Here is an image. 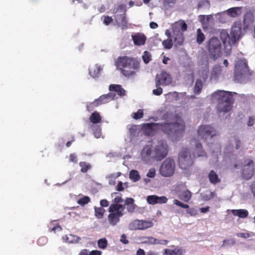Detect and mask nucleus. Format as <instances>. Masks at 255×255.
Masks as SVG:
<instances>
[{
	"mask_svg": "<svg viewBox=\"0 0 255 255\" xmlns=\"http://www.w3.org/2000/svg\"><path fill=\"white\" fill-rule=\"evenodd\" d=\"M102 19H103V23L106 25H109L113 21V18L111 16H109L108 15L103 16Z\"/></svg>",
	"mask_w": 255,
	"mask_h": 255,
	"instance_id": "obj_47",
	"label": "nucleus"
},
{
	"mask_svg": "<svg viewBox=\"0 0 255 255\" xmlns=\"http://www.w3.org/2000/svg\"><path fill=\"white\" fill-rule=\"evenodd\" d=\"M89 251L87 249L82 250L78 255H89Z\"/></svg>",
	"mask_w": 255,
	"mask_h": 255,
	"instance_id": "obj_63",
	"label": "nucleus"
},
{
	"mask_svg": "<svg viewBox=\"0 0 255 255\" xmlns=\"http://www.w3.org/2000/svg\"><path fill=\"white\" fill-rule=\"evenodd\" d=\"M212 97L218 101L217 109L219 113H227L231 110L233 104L231 92L218 90L212 94Z\"/></svg>",
	"mask_w": 255,
	"mask_h": 255,
	"instance_id": "obj_3",
	"label": "nucleus"
},
{
	"mask_svg": "<svg viewBox=\"0 0 255 255\" xmlns=\"http://www.w3.org/2000/svg\"><path fill=\"white\" fill-rule=\"evenodd\" d=\"M198 137L201 139H204L207 142L208 138H212L216 135V131L215 128L209 125H202L198 129Z\"/></svg>",
	"mask_w": 255,
	"mask_h": 255,
	"instance_id": "obj_12",
	"label": "nucleus"
},
{
	"mask_svg": "<svg viewBox=\"0 0 255 255\" xmlns=\"http://www.w3.org/2000/svg\"><path fill=\"white\" fill-rule=\"evenodd\" d=\"M173 203L175 205H176L180 207H181L182 208H185V209H189V206L188 205L183 204L181 202L178 201L177 199L174 200Z\"/></svg>",
	"mask_w": 255,
	"mask_h": 255,
	"instance_id": "obj_49",
	"label": "nucleus"
},
{
	"mask_svg": "<svg viewBox=\"0 0 255 255\" xmlns=\"http://www.w3.org/2000/svg\"><path fill=\"white\" fill-rule=\"evenodd\" d=\"M163 119L166 122L144 124L142 129L145 135L153 136L156 132L162 131L172 141H177L183 136L185 125L179 114L167 112L163 116Z\"/></svg>",
	"mask_w": 255,
	"mask_h": 255,
	"instance_id": "obj_1",
	"label": "nucleus"
},
{
	"mask_svg": "<svg viewBox=\"0 0 255 255\" xmlns=\"http://www.w3.org/2000/svg\"><path fill=\"white\" fill-rule=\"evenodd\" d=\"M69 162L76 163L77 162V157L75 153H71L69 155Z\"/></svg>",
	"mask_w": 255,
	"mask_h": 255,
	"instance_id": "obj_51",
	"label": "nucleus"
},
{
	"mask_svg": "<svg viewBox=\"0 0 255 255\" xmlns=\"http://www.w3.org/2000/svg\"><path fill=\"white\" fill-rule=\"evenodd\" d=\"M254 16L251 12H246L244 15L243 23L246 28L249 27L254 21Z\"/></svg>",
	"mask_w": 255,
	"mask_h": 255,
	"instance_id": "obj_25",
	"label": "nucleus"
},
{
	"mask_svg": "<svg viewBox=\"0 0 255 255\" xmlns=\"http://www.w3.org/2000/svg\"><path fill=\"white\" fill-rule=\"evenodd\" d=\"M115 64L125 77H130L135 75L140 68V60L137 58L127 56L119 57Z\"/></svg>",
	"mask_w": 255,
	"mask_h": 255,
	"instance_id": "obj_2",
	"label": "nucleus"
},
{
	"mask_svg": "<svg viewBox=\"0 0 255 255\" xmlns=\"http://www.w3.org/2000/svg\"><path fill=\"white\" fill-rule=\"evenodd\" d=\"M142 58L143 62L145 64L149 63L150 61L151 60V54L149 53V52L146 51L143 52V54L142 56Z\"/></svg>",
	"mask_w": 255,
	"mask_h": 255,
	"instance_id": "obj_44",
	"label": "nucleus"
},
{
	"mask_svg": "<svg viewBox=\"0 0 255 255\" xmlns=\"http://www.w3.org/2000/svg\"><path fill=\"white\" fill-rule=\"evenodd\" d=\"M155 175V170L154 168H151L149 170L147 173L146 176L149 178H153Z\"/></svg>",
	"mask_w": 255,
	"mask_h": 255,
	"instance_id": "obj_52",
	"label": "nucleus"
},
{
	"mask_svg": "<svg viewBox=\"0 0 255 255\" xmlns=\"http://www.w3.org/2000/svg\"><path fill=\"white\" fill-rule=\"evenodd\" d=\"M95 216L98 219H101L103 218L104 214L105 212L104 209L102 207H96L95 208Z\"/></svg>",
	"mask_w": 255,
	"mask_h": 255,
	"instance_id": "obj_41",
	"label": "nucleus"
},
{
	"mask_svg": "<svg viewBox=\"0 0 255 255\" xmlns=\"http://www.w3.org/2000/svg\"><path fill=\"white\" fill-rule=\"evenodd\" d=\"M191 142L195 144V148L193 151L195 157H204L206 156V153L203 149L201 143L196 140V139H193Z\"/></svg>",
	"mask_w": 255,
	"mask_h": 255,
	"instance_id": "obj_19",
	"label": "nucleus"
},
{
	"mask_svg": "<svg viewBox=\"0 0 255 255\" xmlns=\"http://www.w3.org/2000/svg\"><path fill=\"white\" fill-rule=\"evenodd\" d=\"M255 170L253 160L249 158L245 159L242 166L241 174L243 178L246 180L250 179L254 174Z\"/></svg>",
	"mask_w": 255,
	"mask_h": 255,
	"instance_id": "obj_11",
	"label": "nucleus"
},
{
	"mask_svg": "<svg viewBox=\"0 0 255 255\" xmlns=\"http://www.w3.org/2000/svg\"><path fill=\"white\" fill-rule=\"evenodd\" d=\"M132 40L134 45L137 46L143 45L145 43L146 37L145 35L140 32H138L131 35Z\"/></svg>",
	"mask_w": 255,
	"mask_h": 255,
	"instance_id": "obj_18",
	"label": "nucleus"
},
{
	"mask_svg": "<svg viewBox=\"0 0 255 255\" xmlns=\"http://www.w3.org/2000/svg\"><path fill=\"white\" fill-rule=\"evenodd\" d=\"M127 209L128 212L133 213L135 210V204H130L127 205Z\"/></svg>",
	"mask_w": 255,
	"mask_h": 255,
	"instance_id": "obj_55",
	"label": "nucleus"
},
{
	"mask_svg": "<svg viewBox=\"0 0 255 255\" xmlns=\"http://www.w3.org/2000/svg\"><path fill=\"white\" fill-rule=\"evenodd\" d=\"M108 246V241L106 238H102L98 240V246L100 249H105Z\"/></svg>",
	"mask_w": 255,
	"mask_h": 255,
	"instance_id": "obj_42",
	"label": "nucleus"
},
{
	"mask_svg": "<svg viewBox=\"0 0 255 255\" xmlns=\"http://www.w3.org/2000/svg\"><path fill=\"white\" fill-rule=\"evenodd\" d=\"M173 34L175 46L177 47L182 45L184 40L183 32L179 30H175L173 31Z\"/></svg>",
	"mask_w": 255,
	"mask_h": 255,
	"instance_id": "obj_20",
	"label": "nucleus"
},
{
	"mask_svg": "<svg viewBox=\"0 0 255 255\" xmlns=\"http://www.w3.org/2000/svg\"><path fill=\"white\" fill-rule=\"evenodd\" d=\"M171 83V78L169 74L164 71H162L160 75H156L155 78V84L156 87L160 85L166 86Z\"/></svg>",
	"mask_w": 255,
	"mask_h": 255,
	"instance_id": "obj_14",
	"label": "nucleus"
},
{
	"mask_svg": "<svg viewBox=\"0 0 255 255\" xmlns=\"http://www.w3.org/2000/svg\"><path fill=\"white\" fill-rule=\"evenodd\" d=\"M175 169V164L174 160L167 158L161 164L159 172L163 177H170L174 173Z\"/></svg>",
	"mask_w": 255,
	"mask_h": 255,
	"instance_id": "obj_10",
	"label": "nucleus"
},
{
	"mask_svg": "<svg viewBox=\"0 0 255 255\" xmlns=\"http://www.w3.org/2000/svg\"><path fill=\"white\" fill-rule=\"evenodd\" d=\"M187 213L192 216H196L198 214L197 210L194 208L189 209L187 211Z\"/></svg>",
	"mask_w": 255,
	"mask_h": 255,
	"instance_id": "obj_54",
	"label": "nucleus"
},
{
	"mask_svg": "<svg viewBox=\"0 0 255 255\" xmlns=\"http://www.w3.org/2000/svg\"><path fill=\"white\" fill-rule=\"evenodd\" d=\"M141 220H134L129 224V229L131 230H141Z\"/></svg>",
	"mask_w": 255,
	"mask_h": 255,
	"instance_id": "obj_32",
	"label": "nucleus"
},
{
	"mask_svg": "<svg viewBox=\"0 0 255 255\" xmlns=\"http://www.w3.org/2000/svg\"><path fill=\"white\" fill-rule=\"evenodd\" d=\"M47 243V239L45 237H40L37 240V244L39 246H43Z\"/></svg>",
	"mask_w": 255,
	"mask_h": 255,
	"instance_id": "obj_53",
	"label": "nucleus"
},
{
	"mask_svg": "<svg viewBox=\"0 0 255 255\" xmlns=\"http://www.w3.org/2000/svg\"><path fill=\"white\" fill-rule=\"evenodd\" d=\"M156 242V244L166 245L168 243V241L165 240H158L157 239V241Z\"/></svg>",
	"mask_w": 255,
	"mask_h": 255,
	"instance_id": "obj_62",
	"label": "nucleus"
},
{
	"mask_svg": "<svg viewBox=\"0 0 255 255\" xmlns=\"http://www.w3.org/2000/svg\"><path fill=\"white\" fill-rule=\"evenodd\" d=\"M179 166L182 169H187L193 164L190 152L186 148H183L179 153Z\"/></svg>",
	"mask_w": 255,
	"mask_h": 255,
	"instance_id": "obj_9",
	"label": "nucleus"
},
{
	"mask_svg": "<svg viewBox=\"0 0 255 255\" xmlns=\"http://www.w3.org/2000/svg\"><path fill=\"white\" fill-rule=\"evenodd\" d=\"M143 116V111L142 109H139L137 112L132 114V117L135 120H138L142 118Z\"/></svg>",
	"mask_w": 255,
	"mask_h": 255,
	"instance_id": "obj_45",
	"label": "nucleus"
},
{
	"mask_svg": "<svg viewBox=\"0 0 255 255\" xmlns=\"http://www.w3.org/2000/svg\"><path fill=\"white\" fill-rule=\"evenodd\" d=\"M203 82L201 79H199L196 81L194 87V92L195 94H199L202 89L203 88Z\"/></svg>",
	"mask_w": 255,
	"mask_h": 255,
	"instance_id": "obj_34",
	"label": "nucleus"
},
{
	"mask_svg": "<svg viewBox=\"0 0 255 255\" xmlns=\"http://www.w3.org/2000/svg\"><path fill=\"white\" fill-rule=\"evenodd\" d=\"M89 120L92 123L97 124L102 122V117L99 113L95 111L91 115Z\"/></svg>",
	"mask_w": 255,
	"mask_h": 255,
	"instance_id": "obj_29",
	"label": "nucleus"
},
{
	"mask_svg": "<svg viewBox=\"0 0 255 255\" xmlns=\"http://www.w3.org/2000/svg\"><path fill=\"white\" fill-rule=\"evenodd\" d=\"M102 68L98 64H94L91 66L89 69V73L90 75L96 78L99 76L100 73L102 71Z\"/></svg>",
	"mask_w": 255,
	"mask_h": 255,
	"instance_id": "obj_21",
	"label": "nucleus"
},
{
	"mask_svg": "<svg viewBox=\"0 0 255 255\" xmlns=\"http://www.w3.org/2000/svg\"><path fill=\"white\" fill-rule=\"evenodd\" d=\"M102 252L98 250H93L89 252V255H101Z\"/></svg>",
	"mask_w": 255,
	"mask_h": 255,
	"instance_id": "obj_61",
	"label": "nucleus"
},
{
	"mask_svg": "<svg viewBox=\"0 0 255 255\" xmlns=\"http://www.w3.org/2000/svg\"><path fill=\"white\" fill-rule=\"evenodd\" d=\"M146 200L149 204L153 205L157 204H165L167 202L168 199L165 196L159 197L155 195H152L148 196Z\"/></svg>",
	"mask_w": 255,
	"mask_h": 255,
	"instance_id": "obj_16",
	"label": "nucleus"
},
{
	"mask_svg": "<svg viewBox=\"0 0 255 255\" xmlns=\"http://www.w3.org/2000/svg\"><path fill=\"white\" fill-rule=\"evenodd\" d=\"M129 178L132 181L136 182L140 179V176L137 170H132L129 173Z\"/></svg>",
	"mask_w": 255,
	"mask_h": 255,
	"instance_id": "obj_36",
	"label": "nucleus"
},
{
	"mask_svg": "<svg viewBox=\"0 0 255 255\" xmlns=\"http://www.w3.org/2000/svg\"><path fill=\"white\" fill-rule=\"evenodd\" d=\"M233 215L240 218H244L248 216V211L246 209L232 210L231 211Z\"/></svg>",
	"mask_w": 255,
	"mask_h": 255,
	"instance_id": "obj_31",
	"label": "nucleus"
},
{
	"mask_svg": "<svg viewBox=\"0 0 255 255\" xmlns=\"http://www.w3.org/2000/svg\"><path fill=\"white\" fill-rule=\"evenodd\" d=\"M123 206L121 204H112L109 208L110 213L108 219L109 223L112 226H115L119 221L120 217L123 215Z\"/></svg>",
	"mask_w": 255,
	"mask_h": 255,
	"instance_id": "obj_6",
	"label": "nucleus"
},
{
	"mask_svg": "<svg viewBox=\"0 0 255 255\" xmlns=\"http://www.w3.org/2000/svg\"><path fill=\"white\" fill-rule=\"evenodd\" d=\"M141 230L150 228L153 226V223L151 220H141Z\"/></svg>",
	"mask_w": 255,
	"mask_h": 255,
	"instance_id": "obj_37",
	"label": "nucleus"
},
{
	"mask_svg": "<svg viewBox=\"0 0 255 255\" xmlns=\"http://www.w3.org/2000/svg\"><path fill=\"white\" fill-rule=\"evenodd\" d=\"M187 29V25L184 20L180 19L175 22L172 27L173 31L180 30L181 32L186 31Z\"/></svg>",
	"mask_w": 255,
	"mask_h": 255,
	"instance_id": "obj_22",
	"label": "nucleus"
},
{
	"mask_svg": "<svg viewBox=\"0 0 255 255\" xmlns=\"http://www.w3.org/2000/svg\"><path fill=\"white\" fill-rule=\"evenodd\" d=\"M109 202L106 199H102L100 201V205L102 207H107L109 206Z\"/></svg>",
	"mask_w": 255,
	"mask_h": 255,
	"instance_id": "obj_56",
	"label": "nucleus"
},
{
	"mask_svg": "<svg viewBox=\"0 0 255 255\" xmlns=\"http://www.w3.org/2000/svg\"><path fill=\"white\" fill-rule=\"evenodd\" d=\"M126 6L124 4H120L115 12L114 19L116 24L122 30L128 28V21L127 19Z\"/></svg>",
	"mask_w": 255,
	"mask_h": 255,
	"instance_id": "obj_7",
	"label": "nucleus"
},
{
	"mask_svg": "<svg viewBox=\"0 0 255 255\" xmlns=\"http://www.w3.org/2000/svg\"><path fill=\"white\" fill-rule=\"evenodd\" d=\"M135 255H145V253L143 249H139L136 251Z\"/></svg>",
	"mask_w": 255,
	"mask_h": 255,
	"instance_id": "obj_64",
	"label": "nucleus"
},
{
	"mask_svg": "<svg viewBox=\"0 0 255 255\" xmlns=\"http://www.w3.org/2000/svg\"><path fill=\"white\" fill-rule=\"evenodd\" d=\"M220 38L224 44L226 43L230 45L232 44L231 40V35L230 36L228 31L226 30H222L220 32Z\"/></svg>",
	"mask_w": 255,
	"mask_h": 255,
	"instance_id": "obj_27",
	"label": "nucleus"
},
{
	"mask_svg": "<svg viewBox=\"0 0 255 255\" xmlns=\"http://www.w3.org/2000/svg\"><path fill=\"white\" fill-rule=\"evenodd\" d=\"M162 45L164 48L166 49H170L173 46L172 40L171 39H167L162 42Z\"/></svg>",
	"mask_w": 255,
	"mask_h": 255,
	"instance_id": "obj_43",
	"label": "nucleus"
},
{
	"mask_svg": "<svg viewBox=\"0 0 255 255\" xmlns=\"http://www.w3.org/2000/svg\"><path fill=\"white\" fill-rule=\"evenodd\" d=\"M114 202H115L114 204H120V203L123 202V199L121 196H117L114 198Z\"/></svg>",
	"mask_w": 255,
	"mask_h": 255,
	"instance_id": "obj_60",
	"label": "nucleus"
},
{
	"mask_svg": "<svg viewBox=\"0 0 255 255\" xmlns=\"http://www.w3.org/2000/svg\"><path fill=\"white\" fill-rule=\"evenodd\" d=\"M157 87V89H154L152 91V93L156 96H159L162 93L163 90L161 87H159V86Z\"/></svg>",
	"mask_w": 255,
	"mask_h": 255,
	"instance_id": "obj_50",
	"label": "nucleus"
},
{
	"mask_svg": "<svg viewBox=\"0 0 255 255\" xmlns=\"http://www.w3.org/2000/svg\"><path fill=\"white\" fill-rule=\"evenodd\" d=\"M191 196L192 193L188 190L184 191L178 195L179 199L185 202H188L191 199Z\"/></svg>",
	"mask_w": 255,
	"mask_h": 255,
	"instance_id": "obj_30",
	"label": "nucleus"
},
{
	"mask_svg": "<svg viewBox=\"0 0 255 255\" xmlns=\"http://www.w3.org/2000/svg\"><path fill=\"white\" fill-rule=\"evenodd\" d=\"M168 146L165 141H158L157 144L154 146L152 158L156 161H161L164 159L168 154Z\"/></svg>",
	"mask_w": 255,
	"mask_h": 255,
	"instance_id": "obj_8",
	"label": "nucleus"
},
{
	"mask_svg": "<svg viewBox=\"0 0 255 255\" xmlns=\"http://www.w3.org/2000/svg\"><path fill=\"white\" fill-rule=\"evenodd\" d=\"M242 33V24L240 21L234 23L231 32V40L232 44H234L240 39Z\"/></svg>",
	"mask_w": 255,
	"mask_h": 255,
	"instance_id": "obj_13",
	"label": "nucleus"
},
{
	"mask_svg": "<svg viewBox=\"0 0 255 255\" xmlns=\"http://www.w3.org/2000/svg\"><path fill=\"white\" fill-rule=\"evenodd\" d=\"M143 243L147 244L156 245L157 239L152 237H144Z\"/></svg>",
	"mask_w": 255,
	"mask_h": 255,
	"instance_id": "obj_40",
	"label": "nucleus"
},
{
	"mask_svg": "<svg viewBox=\"0 0 255 255\" xmlns=\"http://www.w3.org/2000/svg\"><path fill=\"white\" fill-rule=\"evenodd\" d=\"M226 12L230 16L235 17L241 14V7H235L230 8L227 10Z\"/></svg>",
	"mask_w": 255,
	"mask_h": 255,
	"instance_id": "obj_28",
	"label": "nucleus"
},
{
	"mask_svg": "<svg viewBox=\"0 0 255 255\" xmlns=\"http://www.w3.org/2000/svg\"><path fill=\"white\" fill-rule=\"evenodd\" d=\"M152 152L151 147L149 145H146L143 147L141 155L143 158H148L150 155L152 156Z\"/></svg>",
	"mask_w": 255,
	"mask_h": 255,
	"instance_id": "obj_33",
	"label": "nucleus"
},
{
	"mask_svg": "<svg viewBox=\"0 0 255 255\" xmlns=\"http://www.w3.org/2000/svg\"><path fill=\"white\" fill-rule=\"evenodd\" d=\"M120 241L124 244H128V241L127 239V236L125 234H123L121 236Z\"/></svg>",
	"mask_w": 255,
	"mask_h": 255,
	"instance_id": "obj_57",
	"label": "nucleus"
},
{
	"mask_svg": "<svg viewBox=\"0 0 255 255\" xmlns=\"http://www.w3.org/2000/svg\"><path fill=\"white\" fill-rule=\"evenodd\" d=\"M208 178L209 182L213 185H216L221 182V180L219 178L218 175L213 170H212L209 172Z\"/></svg>",
	"mask_w": 255,
	"mask_h": 255,
	"instance_id": "obj_23",
	"label": "nucleus"
},
{
	"mask_svg": "<svg viewBox=\"0 0 255 255\" xmlns=\"http://www.w3.org/2000/svg\"><path fill=\"white\" fill-rule=\"evenodd\" d=\"M185 253V250L182 248H175L173 250L165 249L164 254L165 255H182Z\"/></svg>",
	"mask_w": 255,
	"mask_h": 255,
	"instance_id": "obj_26",
	"label": "nucleus"
},
{
	"mask_svg": "<svg viewBox=\"0 0 255 255\" xmlns=\"http://www.w3.org/2000/svg\"><path fill=\"white\" fill-rule=\"evenodd\" d=\"M109 90L115 91L120 96H124L126 94L125 90L122 88L120 85L111 84L109 86Z\"/></svg>",
	"mask_w": 255,
	"mask_h": 255,
	"instance_id": "obj_24",
	"label": "nucleus"
},
{
	"mask_svg": "<svg viewBox=\"0 0 255 255\" xmlns=\"http://www.w3.org/2000/svg\"><path fill=\"white\" fill-rule=\"evenodd\" d=\"M249 74V67L245 59L236 61L235 66L234 80L238 83H241L243 78Z\"/></svg>",
	"mask_w": 255,
	"mask_h": 255,
	"instance_id": "obj_4",
	"label": "nucleus"
},
{
	"mask_svg": "<svg viewBox=\"0 0 255 255\" xmlns=\"http://www.w3.org/2000/svg\"><path fill=\"white\" fill-rule=\"evenodd\" d=\"M81 167V172L82 173H86L89 169L91 168V165L88 162L81 161L79 163Z\"/></svg>",
	"mask_w": 255,
	"mask_h": 255,
	"instance_id": "obj_35",
	"label": "nucleus"
},
{
	"mask_svg": "<svg viewBox=\"0 0 255 255\" xmlns=\"http://www.w3.org/2000/svg\"><path fill=\"white\" fill-rule=\"evenodd\" d=\"M204 34L202 32L201 29L198 28L197 30L196 41L199 44H201L205 40Z\"/></svg>",
	"mask_w": 255,
	"mask_h": 255,
	"instance_id": "obj_38",
	"label": "nucleus"
},
{
	"mask_svg": "<svg viewBox=\"0 0 255 255\" xmlns=\"http://www.w3.org/2000/svg\"><path fill=\"white\" fill-rule=\"evenodd\" d=\"M93 134L96 138H100L102 135V128L99 126H94Z\"/></svg>",
	"mask_w": 255,
	"mask_h": 255,
	"instance_id": "obj_39",
	"label": "nucleus"
},
{
	"mask_svg": "<svg viewBox=\"0 0 255 255\" xmlns=\"http://www.w3.org/2000/svg\"><path fill=\"white\" fill-rule=\"evenodd\" d=\"M98 106L99 105L95 100L93 102L87 105V110L89 112H91L92 111H93L94 108Z\"/></svg>",
	"mask_w": 255,
	"mask_h": 255,
	"instance_id": "obj_48",
	"label": "nucleus"
},
{
	"mask_svg": "<svg viewBox=\"0 0 255 255\" xmlns=\"http://www.w3.org/2000/svg\"><path fill=\"white\" fill-rule=\"evenodd\" d=\"M134 204V199L131 198H127L125 200V205H128Z\"/></svg>",
	"mask_w": 255,
	"mask_h": 255,
	"instance_id": "obj_58",
	"label": "nucleus"
},
{
	"mask_svg": "<svg viewBox=\"0 0 255 255\" xmlns=\"http://www.w3.org/2000/svg\"><path fill=\"white\" fill-rule=\"evenodd\" d=\"M90 201V198L88 196H84L80 198L78 201V203L81 205H85Z\"/></svg>",
	"mask_w": 255,
	"mask_h": 255,
	"instance_id": "obj_46",
	"label": "nucleus"
},
{
	"mask_svg": "<svg viewBox=\"0 0 255 255\" xmlns=\"http://www.w3.org/2000/svg\"><path fill=\"white\" fill-rule=\"evenodd\" d=\"M116 97L115 93L110 92L107 94L101 96L98 99H96L99 106L108 103L112 100H114Z\"/></svg>",
	"mask_w": 255,
	"mask_h": 255,
	"instance_id": "obj_17",
	"label": "nucleus"
},
{
	"mask_svg": "<svg viewBox=\"0 0 255 255\" xmlns=\"http://www.w3.org/2000/svg\"><path fill=\"white\" fill-rule=\"evenodd\" d=\"M124 188L123 187V184L122 181H119L118 182L116 190L118 191H122L124 190Z\"/></svg>",
	"mask_w": 255,
	"mask_h": 255,
	"instance_id": "obj_59",
	"label": "nucleus"
},
{
	"mask_svg": "<svg viewBox=\"0 0 255 255\" xmlns=\"http://www.w3.org/2000/svg\"><path fill=\"white\" fill-rule=\"evenodd\" d=\"M227 75L226 68L220 65H215L213 68L210 73L211 80H218L221 77H224Z\"/></svg>",
	"mask_w": 255,
	"mask_h": 255,
	"instance_id": "obj_15",
	"label": "nucleus"
},
{
	"mask_svg": "<svg viewBox=\"0 0 255 255\" xmlns=\"http://www.w3.org/2000/svg\"><path fill=\"white\" fill-rule=\"evenodd\" d=\"M206 47L210 57L214 60L217 59L220 56L221 43L218 38L213 37L209 39L206 43Z\"/></svg>",
	"mask_w": 255,
	"mask_h": 255,
	"instance_id": "obj_5",
	"label": "nucleus"
}]
</instances>
